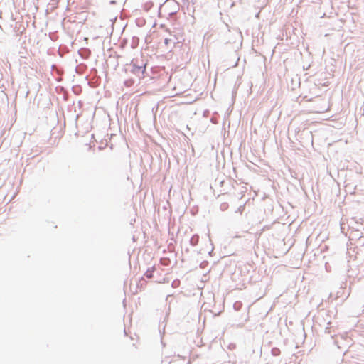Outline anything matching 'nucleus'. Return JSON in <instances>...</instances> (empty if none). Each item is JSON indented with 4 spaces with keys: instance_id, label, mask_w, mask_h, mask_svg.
I'll return each mask as SVG.
<instances>
[{
    "instance_id": "2eb2a0df",
    "label": "nucleus",
    "mask_w": 364,
    "mask_h": 364,
    "mask_svg": "<svg viewBox=\"0 0 364 364\" xmlns=\"http://www.w3.org/2000/svg\"><path fill=\"white\" fill-rule=\"evenodd\" d=\"M166 296H173V294H167Z\"/></svg>"
},
{
    "instance_id": "dca6fc26",
    "label": "nucleus",
    "mask_w": 364,
    "mask_h": 364,
    "mask_svg": "<svg viewBox=\"0 0 364 364\" xmlns=\"http://www.w3.org/2000/svg\"><path fill=\"white\" fill-rule=\"evenodd\" d=\"M333 296V293H330L329 296Z\"/></svg>"
},
{
    "instance_id": "f257e3e1",
    "label": "nucleus",
    "mask_w": 364,
    "mask_h": 364,
    "mask_svg": "<svg viewBox=\"0 0 364 364\" xmlns=\"http://www.w3.org/2000/svg\"><path fill=\"white\" fill-rule=\"evenodd\" d=\"M146 64L138 63L137 59H133L131 63L128 65L127 70H129L130 73L136 75L139 80L144 77V73H146Z\"/></svg>"
},
{
    "instance_id": "20e7f679",
    "label": "nucleus",
    "mask_w": 364,
    "mask_h": 364,
    "mask_svg": "<svg viewBox=\"0 0 364 364\" xmlns=\"http://www.w3.org/2000/svg\"><path fill=\"white\" fill-rule=\"evenodd\" d=\"M346 287H343V284H341L340 287V290L336 293V296H342L343 294H346Z\"/></svg>"
},
{
    "instance_id": "1a4fd4ad",
    "label": "nucleus",
    "mask_w": 364,
    "mask_h": 364,
    "mask_svg": "<svg viewBox=\"0 0 364 364\" xmlns=\"http://www.w3.org/2000/svg\"><path fill=\"white\" fill-rule=\"evenodd\" d=\"M170 42H171V40H170V39H168V38H165V39H164V43H165L166 45H168V44L170 43Z\"/></svg>"
},
{
    "instance_id": "7ed1b4c3",
    "label": "nucleus",
    "mask_w": 364,
    "mask_h": 364,
    "mask_svg": "<svg viewBox=\"0 0 364 364\" xmlns=\"http://www.w3.org/2000/svg\"><path fill=\"white\" fill-rule=\"evenodd\" d=\"M198 242H199V235L198 234L193 235L189 240L190 245L192 246L197 245L198 244Z\"/></svg>"
},
{
    "instance_id": "6e6552de",
    "label": "nucleus",
    "mask_w": 364,
    "mask_h": 364,
    "mask_svg": "<svg viewBox=\"0 0 364 364\" xmlns=\"http://www.w3.org/2000/svg\"><path fill=\"white\" fill-rule=\"evenodd\" d=\"M346 230V227H345V224L344 223H341V232L345 234L346 235H347V233L345 231Z\"/></svg>"
},
{
    "instance_id": "9b49d317",
    "label": "nucleus",
    "mask_w": 364,
    "mask_h": 364,
    "mask_svg": "<svg viewBox=\"0 0 364 364\" xmlns=\"http://www.w3.org/2000/svg\"><path fill=\"white\" fill-rule=\"evenodd\" d=\"M73 91L75 94L79 95V92H76L75 88L74 87H73Z\"/></svg>"
},
{
    "instance_id": "0eeeda50",
    "label": "nucleus",
    "mask_w": 364,
    "mask_h": 364,
    "mask_svg": "<svg viewBox=\"0 0 364 364\" xmlns=\"http://www.w3.org/2000/svg\"><path fill=\"white\" fill-rule=\"evenodd\" d=\"M208 261H203L200 264V267L201 269H205L208 267Z\"/></svg>"
},
{
    "instance_id": "f8f14e48",
    "label": "nucleus",
    "mask_w": 364,
    "mask_h": 364,
    "mask_svg": "<svg viewBox=\"0 0 364 364\" xmlns=\"http://www.w3.org/2000/svg\"><path fill=\"white\" fill-rule=\"evenodd\" d=\"M98 149H99L100 150H102L103 147H102V146H99V147H98Z\"/></svg>"
},
{
    "instance_id": "39448f33",
    "label": "nucleus",
    "mask_w": 364,
    "mask_h": 364,
    "mask_svg": "<svg viewBox=\"0 0 364 364\" xmlns=\"http://www.w3.org/2000/svg\"><path fill=\"white\" fill-rule=\"evenodd\" d=\"M228 208H229V204L226 202L222 203L220 205V210L221 211H225L228 209Z\"/></svg>"
},
{
    "instance_id": "ddd939ff",
    "label": "nucleus",
    "mask_w": 364,
    "mask_h": 364,
    "mask_svg": "<svg viewBox=\"0 0 364 364\" xmlns=\"http://www.w3.org/2000/svg\"><path fill=\"white\" fill-rule=\"evenodd\" d=\"M236 94V92H232V97H234L235 95Z\"/></svg>"
},
{
    "instance_id": "423d86ee",
    "label": "nucleus",
    "mask_w": 364,
    "mask_h": 364,
    "mask_svg": "<svg viewBox=\"0 0 364 364\" xmlns=\"http://www.w3.org/2000/svg\"><path fill=\"white\" fill-rule=\"evenodd\" d=\"M134 80H132V79H130V80H126V81L124 82V85H125V86H127V87H129V86L132 85L134 84Z\"/></svg>"
},
{
    "instance_id": "4468645a",
    "label": "nucleus",
    "mask_w": 364,
    "mask_h": 364,
    "mask_svg": "<svg viewBox=\"0 0 364 364\" xmlns=\"http://www.w3.org/2000/svg\"><path fill=\"white\" fill-rule=\"evenodd\" d=\"M224 182H225L224 181H222L220 182V185H221V186H223V183H224Z\"/></svg>"
},
{
    "instance_id": "9d476101",
    "label": "nucleus",
    "mask_w": 364,
    "mask_h": 364,
    "mask_svg": "<svg viewBox=\"0 0 364 364\" xmlns=\"http://www.w3.org/2000/svg\"><path fill=\"white\" fill-rule=\"evenodd\" d=\"M109 4H112V5H114L117 4V1L115 0H112L109 1Z\"/></svg>"
},
{
    "instance_id": "f03ea898",
    "label": "nucleus",
    "mask_w": 364,
    "mask_h": 364,
    "mask_svg": "<svg viewBox=\"0 0 364 364\" xmlns=\"http://www.w3.org/2000/svg\"><path fill=\"white\" fill-rule=\"evenodd\" d=\"M157 269L155 267H152L151 268H149L146 272L144 273V276L147 279H154V273L156 272Z\"/></svg>"
}]
</instances>
